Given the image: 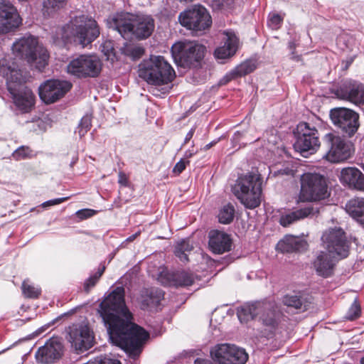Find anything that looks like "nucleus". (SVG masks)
<instances>
[{
  "label": "nucleus",
  "mask_w": 364,
  "mask_h": 364,
  "mask_svg": "<svg viewBox=\"0 0 364 364\" xmlns=\"http://www.w3.org/2000/svg\"><path fill=\"white\" fill-rule=\"evenodd\" d=\"M330 117L333 124L348 136H353L360 126L358 114L350 109L333 108L330 111Z\"/></svg>",
  "instance_id": "nucleus-16"
},
{
  "label": "nucleus",
  "mask_w": 364,
  "mask_h": 364,
  "mask_svg": "<svg viewBox=\"0 0 364 364\" xmlns=\"http://www.w3.org/2000/svg\"><path fill=\"white\" fill-rule=\"evenodd\" d=\"M97 213V210L85 208L77 210L75 214L80 220H85L95 215Z\"/></svg>",
  "instance_id": "nucleus-46"
},
{
  "label": "nucleus",
  "mask_w": 364,
  "mask_h": 364,
  "mask_svg": "<svg viewBox=\"0 0 364 364\" xmlns=\"http://www.w3.org/2000/svg\"><path fill=\"white\" fill-rule=\"evenodd\" d=\"M158 279L164 285H173L175 287H188L193 284L195 280L194 275L186 271L173 272L171 274H167V278L161 272Z\"/></svg>",
  "instance_id": "nucleus-26"
},
{
  "label": "nucleus",
  "mask_w": 364,
  "mask_h": 364,
  "mask_svg": "<svg viewBox=\"0 0 364 364\" xmlns=\"http://www.w3.org/2000/svg\"><path fill=\"white\" fill-rule=\"evenodd\" d=\"M336 259H339L336 255H333L328 251L321 252L314 262L317 274L323 277H330L333 274Z\"/></svg>",
  "instance_id": "nucleus-25"
},
{
  "label": "nucleus",
  "mask_w": 364,
  "mask_h": 364,
  "mask_svg": "<svg viewBox=\"0 0 364 364\" xmlns=\"http://www.w3.org/2000/svg\"><path fill=\"white\" fill-rule=\"evenodd\" d=\"M195 154V152L194 151H186L185 152V158L186 159H188V158H191V156H193V155Z\"/></svg>",
  "instance_id": "nucleus-53"
},
{
  "label": "nucleus",
  "mask_w": 364,
  "mask_h": 364,
  "mask_svg": "<svg viewBox=\"0 0 364 364\" xmlns=\"http://www.w3.org/2000/svg\"><path fill=\"white\" fill-rule=\"evenodd\" d=\"M21 23V18L16 7L9 1H0V34L9 33Z\"/></svg>",
  "instance_id": "nucleus-20"
},
{
  "label": "nucleus",
  "mask_w": 364,
  "mask_h": 364,
  "mask_svg": "<svg viewBox=\"0 0 364 364\" xmlns=\"http://www.w3.org/2000/svg\"><path fill=\"white\" fill-rule=\"evenodd\" d=\"M360 307L356 300L353 301L352 305L348 309V311L346 316V318L348 320H354L360 316Z\"/></svg>",
  "instance_id": "nucleus-41"
},
{
  "label": "nucleus",
  "mask_w": 364,
  "mask_h": 364,
  "mask_svg": "<svg viewBox=\"0 0 364 364\" xmlns=\"http://www.w3.org/2000/svg\"><path fill=\"white\" fill-rule=\"evenodd\" d=\"M12 50L16 55L26 60L31 66L40 71L48 65V50L33 36H23L17 40L14 43Z\"/></svg>",
  "instance_id": "nucleus-7"
},
{
  "label": "nucleus",
  "mask_w": 364,
  "mask_h": 364,
  "mask_svg": "<svg viewBox=\"0 0 364 364\" xmlns=\"http://www.w3.org/2000/svg\"><path fill=\"white\" fill-rule=\"evenodd\" d=\"M68 339L75 350L82 353L92 347L94 336L87 325L73 324L68 330Z\"/></svg>",
  "instance_id": "nucleus-18"
},
{
  "label": "nucleus",
  "mask_w": 364,
  "mask_h": 364,
  "mask_svg": "<svg viewBox=\"0 0 364 364\" xmlns=\"http://www.w3.org/2000/svg\"><path fill=\"white\" fill-rule=\"evenodd\" d=\"M262 178L257 171L240 175L232 186L237 199L248 209H254L261 203Z\"/></svg>",
  "instance_id": "nucleus-5"
},
{
  "label": "nucleus",
  "mask_w": 364,
  "mask_h": 364,
  "mask_svg": "<svg viewBox=\"0 0 364 364\" xmlns=\"http://www.w3.org/2000/svg\"><path fill=\"white\" fill-rule=\"evenodd\" d=\"M195 129L196 128L195 127H193L191 129V130L187 133L186 137H185V139H184V144H186L188 143L191 139V138L193 137V134H194V132H195Z\"/></svg>",
  "instance_id": "nucleus-51"
},
{
  "label": "nucleus",
  "mask_w": 364,
  "mask_h": 364,
  "mask_svg": "<svg viewBox=\"0 0 364 364\" xmlns=\"http://www.w3.org/2000/svg\"><path fill=\"white\" fill-rule=\"evenodd\" d=\"M69 198H70V197H64V198H59L49 200H47V201L43 203L41 206L43 208H47L49 206L58 205L63 202L66 201Z\"/></svg>",
  "instance_id": "nucleus-48"
},
{
  "label": "nucleus",
  "mask_w": 364,
  "mask_h": 364,
  "mask_svg": "<svg viewBox=\"0 0 364 364\" xmlns=\"http://www.w3.org/2000/svg\"><path fill=\"white\" fill-rule=\"evenodd\" d=\"M193 250V245L188 240H182L178 242L175 247V255L181 261L185 262L188 260V254Z\"/></svg>",
  "instance_id": "nucleus-34"
},
{
  "label": "nucleus",
  "mask_w": 364,
  "mask_h": 364,
  "mask_svg": "<svg viewBox=\"0 0 364 364\" xmlns=\"http://www.w3.org/2000/svg\"><path fill=\"white\" fill-rule=\"evenodd\" d=\"M118 183L124 186L128 185V178L124 172L120 171L118 174Z\"/></svg>",
  "instance_id": "nucleus-49"
},
{
  "label": "nucleus",
  "mask_w": 364,
  "mask_h": 364,
  "mask_svg": "<svg viewBox=\"0 0 364 364\" xmlns=\"http://www.w3.org/2000/svg\"><path fill=\"white\" fill-rule=\"evenodd\" d=\"M283 303L290 307L296 309H301L302 301L301 299L296 295H287L283 299Z\"/></svg>",
  "instance_id": "nucleus-38"
},
{
  "label": "nucleus",
  "mask_w": 364,
  "mask_h": 364,
  "mask_svg": "<svg viewBox=\"0 0 364 364\" xmlns=\"http://www.w3.org/2000/svg\"><path fill=\"white\" fill-rule=\"evenodd\" d=\"M326 179L318 173H306L301 178L299 200L301 201H317L328 197Z\"/></svg>",
  "instance_id": "nucleus-10"
},
{
  "label": "nucleus",
  "mask_w": 364,
  "mask_h": 364,
  "mask_svg": "<svg viewBox=\"0 0 364 364\" xmlns=\"http://www.w3.org/2000/svg\"><path fill=\"white\" fill-rule=\"evenodd\" d=\"M206 48L196 41H181L173 45L172 56L183 68L197 67L204 58Z\"/></svg>",
  "instance_id": "nucleus-9"
},
{
  "label": "nucleus",
  "mask_w": 364,
  "mask_h": 364,
  "mask_svg": "<svg viewBox=\"0 0 364 364\" xmlns=\"http://www.w3.org/2000/svg\"><path fill=\"white\" fill-rule=\"evenodd\" d=\"M259 139V137H252V138H250V139H247V142L246 143H252L253 141H255Z\"/></svg>",
  "instance_id": "nucleus-56"
},
{
  "label": "nucleus",
  "mask_w": 364,
  "mask_h": 364,
  "mask_svg": "<svg viewBox=\"0 0 364 364\" xmlns=\"http://www.w3.org/2000/svg\"><path fill=\"white\" fill-rule=\"evenodd\" d=\"M346 212L364 227V198L355 197L346 204Z\"/></svg>",
  "instance_id": "nucleus-29"
},
{
  "label": "nucleus",
  "mask_w": 364,
  "mask_h": 364,
  "mask_svg": "<svg viewBox=\"0 0 364 364\" xmlns=\"http://www.w3.org/2000/svg\"><path fill=\"white\" fill-rule=\"evenodd\" d=\"M360 364H364V357L361 358Z\"/></svg>",
  "instance_id": "nucleus-59"
},
{
  "label": "nucleus",
  "mask_w": 364,
  "mask_h": 364,
  "mask_svg": "<svg viewBox=\"0 0 364 364\" xmlns=\"http://www.w3.org/2000/svg\"><path fill=\"white\" fill-rule=\"evenodd\" d=\"M109 28L117 31L124 38L143 40L153 33L154 20L150 16H134L128 13L116 14L107 19Z\"/></svg>",
  "instance_id": "nucleus-2"
},
{
  "label": "nucleus",
  "mask_w": 364,
  "mask_h": 364,
  "mask_svg": "<svg viewBox=\"0 0 364 364\" xmlns=\"http://www.w3.org/2000/svg\"><path fill=\"white\" fill-rule=\"evenodd\" d=\"M91 127V117L88 115L84 116L78 126V133L80 136H84Z\"/></svg>",
  "instance_id": "nucleus-40"
},
{
  "label": "nucleus",
  "mask_w": 364,
  "mask_h": 364,
  "mask_svg": "<svg viewBox=\"0 0 364 364\" xmlns=\"http://www.w3.org/2000/svg\"><path fill=\"white\" fill-rule=\"evenodd\" d=\"M189 164V161L181 159L173 167V172L176 174H180L186 168V164Z\"/></svg>",
  "instance_id": "nucleus-47"
},
{
  "label": "nucleus",
  "mask_w": 364,
  "mask_h": 364,
  "mask_svg": "<svg viewBox=\"0 0 364 364\" xmlns=\"http://www.w3.org/2000/svg\"><path fill=\"white\" fill-rule=\"evenodd\" d=\"M95 364H121L120 361L110 356H99L93 359Z\"/></svg>",
  "instance_id": "nucleus-44"
},
{
  "label": "nucleus",
  "mask_w": 364,
  "mask_h": 364,
  "mask_svg": "<svg viewBox=\"0 0 364 364\" xmlns=\"http://www.w3.org/2000/svg\"><path fill=\"white\" fill-rule=\"evenodd\" d=\"M111 46H112V43H111L110 41L105 42V43H104V45L102 46V47H103V50H103V51L105 50V47H107V48H109V47H111Z\"/></svg>",
  "instance_id": "nucleus-55"
},
{
  "label": "nucleus",
  "mask_w": 364,
  "mask_h": 364,
  "mask_svg": "<svg viewBox=\"0 0 364 364\" xmlns=\"http://www.w3.org/2000/svg\"><path fill=\"white\" fill-rule=\"evenodd\" d=\"M31 154V151L27 146H21L17 149L13 154V156L17 159L20 160L22 159H25L29 156Z\"/></svg>",
  "instance_id": "nucleus-43"
},
{
  "label": "nucleus",
  "mask_w": 364,
  "mask_h": 364,
  "mask_svg": "<svg viewBox=\"0 0 364 364\" xmlns=\"http://www.w3.org/2000/svg\"><path fill=\"white\" fill-rule=\"evenodd\" d=\"M0 75L6 80L7 89L11 95L15 105L24 112H28L35 104V95L27 87L18 90L25 77L22 71L14 63H10L6 60H0Z\"/></svg>",
  "instance_id": "nucleus-3"
},
{
  "label": "nucleus",
  "mask_w": 364,
  "mask_h": 364,
  "mask_svg": "<svg viewBox=\"0 0 364 364\" xmlns=\"http://www.w3.org/2000/svg\"><path fill=\"white\" fill-rule=\"evenodd\" d=\"M178 20L183 26L196 31H204L212 23L210 15L205 7L200 5L181 13Z\"/></svg>",
  "instance_id": "nucleus-15"
},
{
  "label": "nucleus",
  "mask_w": 364,
  "mask_h": 364,
  "mask_svg": "<svg viewBox=\"0 0 364 364\" xmlns=\"http://www.w3.org/2000/svg\"><path fill=\"white\" fill-rule=\"evenodd\" d=\"M341 97L348 100L355 105L364 104V85L358 83H350L348 86L345 85L339 90Z\"/></svg>",
  "instance_id": "nucleus-27"
},
{
  "label": "nucleus",
  "mask_w": 364,
  "mask_h": 364,
  "mask_svg": "<svg viewBox=\"0 0 364 364\" xmlns=\"http://www.w3.org/2000/svg\"><path fill=\"white\" fill-rule=\"evenodd\" d=\"M72 87L68 81L49 80L38 87L39 97L46 104L53 103L63 97Z\"/></svg>",
  "instance_id": "nucleus-19"
},
{
  "label": "nucleus",
  "mask_w": 364,
  "mask_h": 364,
  "mask_svg": "<svg viewBox=\"0 0 364 364\" xmlns=\"http://www.w3.org/2000/svg\"><path fill=\"white\" fill-rule=\"evenodd\" d=\"M215 144H216V141H212V142L208 144L207 145H205V146L204 147V149L208 150L210 148H211L213 145H215Z\"/></svg>",
  "instance_id": "nucleus-54"
},
{
  "label": "nucleus",
  "mask_w": 364,
  "mask_h": 364,
  "mask_svg": "<svg viewBox=\"0 0 364 364\" xmlns=\"http://www.w3.org/2000/svg\"><path fill=\"white\" fill-rule=\"evenodd\" d=\"M139 76L149 85L160 86L171 82L176 73L163 56L151 55L139 65Z\"/></svg>",
  "instance_id": "nucleus-6"
},
{
  "label": "nucleus",
  "mask_w": 364,
  "mask_h": 364,
  "mask_svg": "<svg viewBox=\"0 0 364 364\" xmlns=\"http://www.w3.org/2000/svg\"><path fill=\"white\" fill-rule=\"evenodd\" d=\"M181 1L189 2L193 1V0H180Z\"/></svg>",
  "instance_id": "nucleus-58"
},
{
  "label": "nucleus",
  "mask_w": 364,
  "mask_h": 364,
  "mask_svg": "<svg viewBox=\"0 0 364 364\" xmlns=\"http://www.w3.org/2000/svg\"><path fill=\"white\" fill-rule=\"evenodd\" d=\"M105 55H109V50H107V52L105 53Z\"/></svg>",
  "instance_id": "nucleus-60"
},
{
  "label": "nucleus",
  "mask_w": 364,
  "mask_h": 364,
  "mask_svg": "<svg viewBox=\"0 0 364 364\" xmlns=\"http://www.w3.org/2000/svg\"><path fill=\"white\" fill-rule=\"evenodd\" d=\"M324 142L328 147L325 154V159L332 163L343 161L351 156L350 145L345 141L341 136L332 133L326 134Z\"/></svg>",
  "instance_id": "nucleus-17"
},
{
  "label": "nucleus",
  "mask_w": 364,
  "mask_h": 364,
  "mask_svg": "<svg viewBox=\"0 0 364 364\" xmlns=\"http://www.w3.org/2000/svg\"><path fill=\"white\" fill-rule=\"evenodd\" d=\"M105 269V266L100 268L97 272H96L94 275L89 277L85 282L84 288L85 290L88 292L90 289L95 285L97 282L100 277L102 275Z\"/></svg>",
  "instance_id": "nucleus-39"
},
{
  "label": "nucleus",
  "mask_w": 364,
  "mask_h": 364,
  "mask_svg": "<svg viewBox=\"0 0 364 364\" xmlns=\"http://www.w3.org/2000/svg\"><path fill=\"white\" fill-rule=\"evenodd\" d=\"M241 136H244L245 139H247L246 136H244L243 133L237 132L235 133L232 139L235 141H239Z\"/></svg>",
  "instance_id": "nucleus-52"
},
{
  "label": "nucleus",
  "mask_w": 364,
  "mask_h": 364,
  "mask_svg": "<svg viewBox=\"0 0 364 364\" xmlns=\"http://www.w3.org/2000/svg\"><path fill=\"white\" fill-rule=\"evenodd\" d=\"M138 235L137 233H136L135 235H133L132 236L129 237L127 239V240H129V241H132V240H133L136 237V235Z\"/></svg>",
  "instance_id": "nucleus-57"
},
{
  "label": "nucleus",
  "mask_w": 364,
  "mask_h": 364,
  "mask_svg": "<svg viewBox=\"0 0 364 364\" xmlns=\"http://www.w3.org/2000/svg\"><path fill=\"white\" fill-rule=\"evenodd\" d=\"M63 345L58 338H50L36 353V360L42 363H51L61 356Z\"/></svg>",
  "instance_id": "nucleus-21"
},
{
  "label": "nucleus",
  "mask_w": 364,
  "mask_h": 364,
  "mask_svg": "<svg viewBox=\"0 0 364 364\" xmlns=\"http://www.w3.org/2000/svg\"><path fill=\"white\" fill-rule=\"evenodd\" d=\"M234 215V206L231 203H228L220 209L218 214V220L220 223L229 224L233 220Z\"/></svg>",
  "instance_id": "nucleus-35"
},
{
  "label": "nucleus",
  "mask_w": 364,
  "mask_h": 364,
  "mask_svg": "<svg viewBox=\"0 0 364 364\" xmlns=\"http://www.w3.org/2000/svg\"><path fill=\"white\" fill-rule=\"evenodd\" d=\"M256 69V64L252 60H246L237 65L230 73L227 74L223 81L226 83L237 77L246 75Z\"/></svg>",
  "instance_id": "nucleus-32"
},
{
  "label": "nucleus",
  "mask_w": 364,
  "mask_h": 364,
  "mask_svg": "<svg viewBox=\"0 0 364 364\" xmlns=\"http://www.w3.org/2000/svg\"><path fill=\"white\" fill-rule=\"evenodd\" d=\"M60 32L63 41H73L84 48L100 36V29L94 18L81 15L72 18Z\"/></svg>",
  "instance_id": "nucleus-4"
},
{
  "label": "nucleus",
  "mask_w": 364,
  "mask_h": 364,
  "mask_svg": "<svg viewBox=\"0 0 364 364\" xmlns=\"http://www.w3.org/2000/svg\"><path fill=\"white\" fill-rule=\"evenodd\" d=\"M283 21V18L277 14H273L269 18L268 25L272 29H278Z\"/></svg>",
  "instance_id": "nucleus-45"
},
{
  "label": "nucleus",
  "mask_w": 364,
  "mask_h": 364,
  "mask_svg": "<svg viewBox=\"0 0 364 364\" xmlns=\"http://www.w3.org/2000/svg\"><path fill=\"white\" fill-rule=\"evenodd\" d=\"M68 0H44L42 12L44 16L50 17L65 8Z\"/></svg>",
  "instance_id": "nucleus-33"
},
{
  "label": "nucleus",
  "mask_w": 364,
  "mask_h": 364,
  "mask_svg": "<svg viewBox=\"0 0 364 364\" xmlns=\"http://www.w3.org/2000/svg\"><path fill=\"white\" fill-rule=\"evenodd\" d=\"M289 50H291V55H292V58H299V56H296L295 55V50H296V48L297 46V43L296 42V41H291L289 43Z\"/></svg>",
  "instance_id": "nucleus-50"
},
{
  "label": "nucleus",
  "mask_w": 364,
  "mask_h": 364,
  "mask_svg": "<svg viewBox=\"0 0 364 364\" xmlns=\"http://www.w3.org/2000/svg\"><path fill=\"white\" fill-rule=\"evenodd\" d=\"M315 213L314 209L311 206H307L291 213L283 215L279 219V223L283 227H287L291 224L307 218Z\"/></svg>",
  "instance_id": "nucleus-31"
},
{
  "label": "nucleus",
  "mask_w": 364,
  "mask_h": 364,
  "mask_svg": "<svg viewBox=\"0 0 364 364\" xmlns=\"http://www.w3.org/2000/svg\"><path fill=\"white\" fill-rule=\"evenodd\" d=\"M98 313L112 342L135 358L141 352L149 333L132 322V315L124 301V289L115 288L100 304Z\"/></svg>",
  "instance_id": "nucleus-1"
},
{
  "label": "nucleus",
  "mask_w": 364,
  "mask_h": 364,
  "mask_svg": "<svg viewBox=\"0 0 364 364\" xmlns=\"http://www.w3.org/2000/svg\"><path fill=\"white\" fill-rule=\"evenodd\" d=\"M102 70V62L96 55H80L67 65L68 73L77 77H96Z\"/></svg>",
  "instance_id": "nucleus-12"
},
{
  "label": "nucleus",
  "mask_w": 364,
  "mask_h": 364,
  "mask_svg": "<svg viewBox=\"0 0 364 364\" xmlns=\"http://www.w3.org/2000/svg\"><path fill=\"white\" fill-rule=\"evenodd\" d=\"M234 0H210L213 9H225L230 8Z\"/></svg>",
  "instance_id": "nucleus-42"
},
{
  "label": "nucleus",
  "mask_w": 364,
  "mask_h": 364,
  "mask_svg": "<svg viewBox=\"0 0 364 364\" xmlns=\"http://www.w3.org/2000/svg\"><path fill=\"white\" fill-rule=\"evenodd\" d=\"M210 353L213 360L220 364H245L248 359L244 349L228 343L218 344Z\"/></svg>",
  "instance_id": "nucleus-14"
},
{
  "label": "nucleus",
  "mask_w": 364,
  "mask_h": 364,
  "mask_svg": "<svg viewBox=\"0 0 364 364\" xmlns=\"http://www.w3.org/2000/svg\"><path fill=\"white\" fill-rule=\"evenodd\" d=\"M164 292L161 289H146L141 295V307L143 309L154 308L159 305L164 299Z\"/></svg>",
  "instance_id": "nucleus-30"
},
{
  "label": "nucleus",
  "mask_w": 364,
  "mask_h": 364,
  "mask_svg": "<svg viewBox=\"0 0 364 364\" xmlns=\"http://www.w3.org/2000/svg\"><path fill=\"white\" fill-rule=\"evenodd\" d=\"M226 38L223 46H220L215 50L214 55L218 60H225L233 56L239 44V39L235 33L232 31H224Z\"/></svg>",
  "instance_id": "nucleus-24"
},
{
  "label": "nucleus",
  "mask_w": 364,
  "mask_h": 364,
  "mask_svg": "<svg viewBox=\"0 0 364 364\" xmlns=\"http://www.w3.org/2000/svg\"><path fill=\"white\" fill-rule=\"evenodd\" d=\"M124 53L132 59H139L144 53V48L139 45H126L124 48Z\"/></svg>",
  "instance_id": "nucleus-37"
},
{
  "label": "nucleus",
  "mask_w": 364,
  "mask_h": 364,
  "mask_svg": "<svg viewBox=\"0 0 364 364\" xmlns=\"http://www.w3.org/2000/svg\"><path fill=\"white\" fill-rule=\"evenodd\" d=\"M21 289L24 296L29 299H36L41 293V288L31 284L28 280L23 282Z\"/></svg>",
  "instance_id": "nucleus-36"
},
{
  "label": "nucleus",
  "mask_w": 364,
  "mask_h": 364,
  "mask_svg": "<svg viewBox=\"0 0 364 364\" xmlns=\"http://www.w3.org/2000/svg\"><path fill=\"white\" fill-rule=\"evenodd\" d=\"M323 247L326 251L336 255L338 259L346 258L348 255L349 245L346 233L340 227L329 228L321 236Z\"/></svg>",
  "instance_id": "nucleus-13"
},
{
  "label": "nucleus",
  "mask_w": 364,
  "mask_h": 364,
  "mask_svg": "<svg viewBox=\"0 0 364 364\" xmlns=\"http://www.w3.org/2000/svg\"><path fill=\"white\" fill-rule=\"evenodd\" d=\"M208 245L210 250L215 254H223L231 250L232 240L227 233L213 230L210 231Z\"/></svg>",
  "instance_id": "nucleus-23"
},
{
  "label": "nucleus",
  "mask_w": 364,
  "mask_h": 364,
  "mask_svg": "<svg viewBox=\"0 0 364 364\" xmlns=\"http://www.w3.org/2000/svg\"><path fill=\"white\" fill-rule=\"evenodd\" d=\"M307 242L299 237L294 235L286 236L277 244V248L283 252H293L301 251L307 248Z\"/></svg>",
  "instance_id": "nucleus-28"
},
{
  "label": "nucleus",
  "mask_w": 364,
  "mask_h": 364,
  "mask_svg": "<svg viewBox=\"0 0 364 364\" xmlns=\"http://www.w3.org/2000/svg\"><path fill=\"white\" fill-rule=\"evenodd\" d=\"M339 179L343 185L350 189L364 191V174L355 166L342 168Z\"/></svg>",
  "instance_id": "nucleus-22"
},
{
  "label": "nucleus",
  "mask_w": 364,
  "mask_h": 364,
  "mask_svg": "<svg viewBox=\"0 0 364 364\" xmlns=\"http://www.w3.org/2000/svg\"><path fill=\"white\" fill-rule=\"evenodd\" d=\"M296 130V141L294 144L295 150L304 157L316 152L321 142L316 127L307 122H301L297 125Z\"/></svg>",
  "instance_id": "nucleus-11"
},
{
  "label": "nucleus",
  "mask_w": 364,
  "mask_h": 364,
  "mask_svg": "<svg viewBox=\"0 0 364 364\" xmlns=\"http://www.w3.org/2000/svg\"><path fill=\"white\" fill-rule=\"evenodd\" d=\"M237 316L241 322H247L258 317L263 326L272 330L278 324L279 313L275 309L274 303L257 301L242 307L237 311Z\"/></svg>",
  "instance_id": "nucleus-8"
}]
</instances>
